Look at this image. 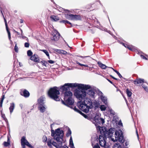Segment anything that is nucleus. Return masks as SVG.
<instances>
[{
	"mask_svg": "<svg viewBox=\"0 0 148 148\" xmlns=\"http://www.w3.org/2000/svg\"><path fill=\"white\" fill-rule=\"evenodd\" d=\"M69 145L70 147H74V144L73 142L72 137L71 136L69 140Z\"/></svg>",
	"mask_w": 148,
	"mask_h": 148,
	"instance_id": "obj_27",
	"label": "nucleus"
},
{
	"mask_svg": "<svg viewBox=\"0 0 148 148\" xmlns=\"http://www.w3.org/2000/svg\"><path fill=\"white\" fill-rule=\"evenodd\" d=\"M29 43L25 42V43L24 46L25 47H29Z\"/></svg>",
	"mask_w": 148,
	"mask_h": 148,
	"instance_id": "obj_49",
	"label": "nucleus"
},
{
	"mask_svg": "<svg viewBox=\"0 0 148 148\" xmlns=\"http://www.w3.org/2000/svg\"><path fill=\"white\" fill-rule=\"evenodd\" d=\"M5 99V95L3 94L2 95L1 97V99L0 100V108L2 107V104L4 100V99Z\"/></svg>",
	"mask_w": 148,
	"mask_h": 148,
	"instance_id": "obj_28",
	"label": "nucleus"
},
{
	"mask_svg": "<svg viewBox=\"0 0 148 148\" xmlns=\"http://www.w3.org/2000/svg\"><path fill=\"white\" fill-rule=\"evenodd\" d=\"M118 125L122 126L123 125L121 121H119L118 123Z\"/></svg>",
	"mask_w": 148,
	"mask_h": 148,
	"instance_id": "obj_56",
	"label": "nucleus"
},
{
	"mask_svg": "<svg viewBox=\"0 0 148 148\" xmlns=\"http://www.w3.org/2000/svg\"><path fill=\"white\" fill-rule=\"evenodd\" d=\"M10 142H4L3 143V144L4 146L5 147H7L9 146L10 145Z\"/></svg>",
	"mask_w": 148,
	"mask_h": 148,
	"instance_id": "obj_39",
	"label": "nucleus"
},
{
	"mask_svg": "<svg viewBox=\"0 0 148 148\" xmlns=\"http://www.w3.org/2000/svg\"><path fill=\"white\" fill-rule=\"evenodd\" d=\"M48 62L50 64H53L54 63V61L51 60H49L48 61Z\"/></svg>",
	"mask_w": 148,
	"mask_h": 148,
	"instance_id": "obj_52",
	"label": "nucleus"
},
{
	"mask_svg": "<svg viewBox=\"0 0 148 148\" xmlns=\"http://www.w3.org/2000/svg\"><path fill=\"white\" fill-rule=\"evenodd\" d=\"M26 37L25 36H22V38H23V39H25V38H26Z\"/></svg>",
	"mask_w": 148,
	"mask_h": 148,
	"instance_id": "obj_63",
	"label": "nucleus"
},
{
	"mask_svg": "<svg viewBox=\"0 0 148 148\" xmlns=\"http://www.w3.org/2000/svg\"><path fill=\"white\" fill-rule=\"evenodd\" d=\"M59 11L63 13L69 12L70 11L68 10H65L62 8H59Z\"/></svg>",
	"mask_w": 148,
	"mask_h": 148,
	"instance_id": "obj_30",
	"label": "nucleus"
},
{
	"mask_svg": "<svg viewBox=\"0 0 148 148\" xmlns=\"http://www.w3.org/2000/svg\"><path fill=\"white\" fill-rule=\"evenodd\" d=\"M82 115H83L85 118H86L87 116L85 114H82Z\"/></svg>",
	"mask_w": 148,
	"mask_h": 148,
	"instance_id": "obj_62",
	"label": "nucleus"
},
{
	"mask_svg": "<svg viewBox=\"0 0 148 148\" xmlns=\"http://www.w3.org/2000/svg\"><path fill=\"white\" fill-rule=\"evenodd\" d=\"M86 95L85 91L78 89L75 90L74 95L76 97L80 100H82L85 98Z\"/></svg>",
	"mask_w": 148,
	"mask_h": 148,
	"instance_id": "obj_6",
	"label": "nucleus"
},
{
	"mask_svg": "<svg viewBox=\"0 0 148 148\" xmlns=\"http://www.w3.org/2000/svg\"><path fill=\"white\" fill-rule=\"evenodd\" d=\"M82 115H83L85 118H86L87 116L85 114H82Z\"/></svg>",
	"mask_w": 148,
	"mask_h": 148,
	"instance_id": "obj_61",
	"label": "nucleus"
},
{
	"mask_svg": "<svg viewBox=\"0 0 148 148\" xmlns=\"http://www.w3.org/2000/svg\"><path fill=\"white\" fill-rule=\"evenodd\" d=\"M46 108V106L45 104L43 105L41 104L40 105H38V110L41 113H43L45 112Z\"/></svg>",
	"mask_w": 148,
	"mask_h": 148,
	"instance_id": "obj_17",
	"label": "nucleus"
},
{
	"mask_svg": "<svg viewBox=\"0 0 148 148\" xmlns=\"http://www.w3.org/2000/svg\"><path fill=\"white\" fill-rule=\"evenodd\" d=\"M76 63L77 64L79 65L80 66H84V64H81L78 61H76Z\"/></svg>",
	"mask_w": 148,
	"mask_h": 148,
	"instance_id": "obj_53",
	"label": "nucleus"
},
{
	"mask_svg": "<svg viewBox=\"0 0 148 148\" xmlns=\"http://www.w3.org/2000/svg\"><path fill=\"white\" fill-rule=\"evenodd\" d=\"M47 140V138L46 136H44L43 137V141L45 142Z\"/></svg>",
	"mask_w": 148,
	"mask_h": 148,
	"instance_id": "obj_48",
	"label": "nucleus"
},
{
	"mask_svg": "<svg viewBox=\"0 0 148 148\" xmlns=\"http://www.w3.org/2000/svg\"><path fill=\"white\" fill-rule=\"evenodd\" d=\"M127 47L131 51H133V49H132V47H130V46L128 45Z\"/></svg>",
	"mask_w": 148,
	"mask_h": 148,
	"instance_id": "obj_54",
	"label": "nucleus"
},
{
	"mask_svg": "<svg viewBox=\"0 0 148 148\" xmlns=\"http://www.w3.org/2000/svg\"><path fill=\"white\" fill-rule=\"evenodd\" d=\"M76 84H77L76 87H78V89H81L84 91H85V90H86L87 91V90L90 89L92 87L89 85L79 84L78 83H76Z\"/></svg>",
	"mask_w": 148,
	"mask_h": 148,
	"instance_id": "obj_11",
	"label": "nucleus"
},
{
	"mask_svg": "<svg viewBox=\"0 0 148 148\" xmlns=\"http://www.w3.org/2000/svg\"><path fill=\"white\" fill-rule=\"evenodd\" d=\"M110 76L113 79H115V80H117L118 79H117L115 78V77H113V76H112V75H110Z\"/></svg>",
	"mask_w": 148,
	"mask_h": 148,
	"instance_id": "obj_58",
	"label": "nucleus"
},
{
	"mask_svg": "<svg viewBox=\"0 0 148 148\" xmlns=\"http://www.w3.org/2000/svg\"><path fill=\"white\" fill-rule=\"evenodd\" d=\"M142 87L147 92H148V87L146 86L143 84L142 85Z\"/></svg>",
	"mask_w": 148,
	"mask_h": 148,
	"instance_id": "obj_43",
	"label": "nucleus"
},
{
	"mask_svg": "<svg viewBox=\"0 0 148 148\" xmlns=\"http://www.w3.org/2000/svg\"><path fill=\"white\" fill-rule=\"evenodd\" d=\"M83 102L79 101L77 105L79 108L82 111L85 113L88 112L89 109L93 108L92 103L90 98H84Z\"/></svg>",
	"mask_w": 148,
	"mask_h": 148,
	"instance_id": "obj_4",
	"label": "nucleus"
},
{
	"mask_svg": "<svg viewBox=\"0 0 148 148\" xmlns=\"http://www.w3.org/2000/svg\"><path fill=\"white\" fill-rule=\"evenodd\" d=\"M23 20L21 19V21H20V23H23Z\"/></svg>",
	"mask_w": 148,
	"mask_h": 148,
	"instance_id": "obj_60",
	"label": "nucleus"
},
{
	"mask_svg": "<svg viewBox=\"0 0 148 148\" xmlns=\"http://www.w3.org/2000/svg\"><path fill=\"white\" fill-rule=\"evenodd\" d=\"M27 53V56H31L32 54V52L30 50H28Z\"/></svg>",
	"mask_w": 148,
	"mask_h": 148,
	"instance_id": "obj_40",
	"label": "nucleus"
},
{
	"mask_svg": "<svg viewBox=\"0 0 148 148\" xmlns=\"http://www.w3.org/2000/svg\"><path fill=\"white\" fill-rule=\"evenodd\" d=\"M63 141H63H61L60 145V147L59 148H69L67 146L65 145H64L63 146H62V144Z\"/></svg>",
	"mask_w": 148,
	"mask_h": 148,
	"instance_id": "obj_35",
	"label": "nucleus"
},
{
	"mask_svg": "<svg viewBox=\"0 0 148 148\" xmlns=\"http://www.w3.org/2000/svg\"><path fill=\"white\" fill-rule=\"evenodd\" d=\"M47 145L50 148L52 147V143H51V140H49L47 142Z\"/></svg>",
	"mask_w": 148,
	"mask_h": 148,
	"instance_id": "obj_37",
	"label": "nucleus"
},
{
	"mask_svg": "<svg viewBox=\"0 0 148 148\" xmlns=\"http://www.w3.org/2000/svg\"><path fill=\"white\" fill-rule=\"evenodd\" d=\"M110 135H104L103 134H101L99 137V145L104 148H107L106 140L107 138H110L111 140L113 142L118 140L121 143H123L124 141L123 132L122 131L119 130L115 132V129L112 130V132Z\"/></svg>",
	"mask_w": 148,
	"mask_h": 148,
	"instance_id": "obj_1",
	"label": "nucleus"
},
{
	"mask_svg": "<svg viewBox=\"0 0 148 148\" xmlns=\"http://www.w3.org/2000/svg\"><path fill=\"white\" fill-rule=\"evenodd\" d=\"M109 111L110 112V115L112 116H113L116 114L114 111L111 109H109Z\"/></svg>",
	"mask_w": 148,
	"mask_h": 148,
	"instance_id": "obj_32",
	"label": "nucleus"
},
{
	"mask_svg": "<svg viewBox=\"0 0 148 148\" xmlns=\"http://www.w3.org/2000/svg\"><path fill=\"white\" fill-rule=\"evenodd\" d=\"M41 62L42 63V64L44 66H47L46 65L47 64V62H46L45 61H41Z\"/></svg>",
	"mask_w": 148,
	"mask_h": 148,
	"instance_id": "obj_46",
	"label": "nucleus"
},
{
	"mask_svg": "<svg viewBox=\"0 0 148 148\" xmlns=\"http://www.w3.org/2000/svg\"><path fill=\"white\" fill-rule=\"evenodd\" d=\"M126 93L128 97L131 96L132 93L128 89H126Z\"/></svg>",
	"mask_w": 148,
	"mask_h": 148,
	"instance_id": "obj_33",
	"label": "nucleus"
},
{
	"mask_svg": "<svg viewBox=\"0 0 148 148\" xmlns=\"http://www.w3.org/2000/svg\"><path fill=\"white\" fill-rule=\"evenodd\" d=\"M71 132L70 129H69L68 130L66 133V136L67 137H69L71 135Z\"/></svg>",
	"mask_w": 148,
	"mask_h": 148,
	"instance_id": "obj_36",
	"label": "nucleus"
},
{
	"mask_svg": "<svg viewBox=\"0 0 148 148\" xmlns=\"http://www.w3.org/2000/svg\"><path fill=\"white\" fill-rule=\"evenodd\" d=\"M44 98L43 97H41L38 100V105H40L44 104Z\"/></svg>",
	"mask_w": 148,
	"mask_h": 148,
	"instance_id": "obj_22",
	"label": "nucleus"
},
{
	"mask_svg": "<svg viewBox=\"0 0 148 148\" xmlns=\"http://www.w3.org/2000/svg\"><path fill=\"white\" fill-rule=\"evenodd\" d=\"M94 123L95 124L98 131H99L100 134H103L104 135H109L111 134L112 130H115L114 128H111L107 130L106 127H101L99 125H103L105 123L104 119L99 116H95L94 118Z\"/></svg>",
	"mask_w": 148,
	"mask_h": 148,
	"instance_id": "obj_2",
	"label": "nucleus"
},
{
	"mask_svg": "<svg viewBox=\"0 0 148 148\" xmlns=\"http://www.w3.org/2000/svg\"><path fill=\"white\" fill-rule=\"evenodd\" d=\"M98 90H99L96 87L92 86L90 89L86 91V94H88L90 98L94 99L95 98V92H96L97 93Z\"/></svg>",
	"mask_w": 148,
	"mask_h": 148,
	"instance_id": "obj_8",
	"label": "nucleus"
},
{
	"mask_svg": "<svg viewBox=\"0 0 148 148\" xmlns=\"http://www.w3.org/2000/svg\"><path fill=\"white\" fill-rule=\"evenodd\" d=\"M65 101H62V103L63 104L70 107V105L72 106L74 102V101L72 97H69L66 99H64Z\"/></svg>",
	"mask_w": 148,
	"mask_h": 148,
	"instance_id": "obj_13",
	"label": "nucleus"
},
{
	"mask_svg": "<svg viewBox=\"0 0 148 148\" xmlns=\"http://www.w3.org/2000/svg\"><path fill=\"white\" fill-rule=\"evenodd\" d=\"M68 21L67 20H62L60 21V23H64L65 24H67Z\"/></svg>",
	"mask_w": 148,
	"mask_h": 148,
	"instance_id": "obj_51",
	"label": "nucleus"
},
{
	"mask_svg": "<svg viewBox=\"0 0 148 148\" xmlns=\"http://www.w3.org/2000/svg\"><path fill=\"white\" fill-rule=\"evenodd\" d=\"M20 107H21V108H22L23 107V105L22 104H20Z\"/></svg>",
	"mask_w": 148,
	"mask_h": 148,
	"instance_id": "obj_64",
	"label": "nucleus"
},
{
	"mask_svg": "<svg viewBox=\"0 0 148 148\" xmlns=\"http://www.w3.org/2000/svg\"><path fill=\"white\" fill-rule=\"evenodd\" d=\"M128 100L129 101V102L132 103L133 99L132 98L131 96L130 97H128Z\"/></svg>",
	"mask_w": 148,
	"mask_h": 148,
	"instance_id": "obj_47",
	"label": "nucleus"
},
{
	"mask_svg": "<svg viewBox=\"0 0 148 148\" xmlns=\"http://www.w3.org/2000/svg\"><path fill=\"white\" fill-rule=\"evenodd\" d=\"M0 12H1V13H2V15L3 16V18H4V21H5V26H6V30H7V32L8 33L9 39L10 40L11 43H12V40H11V39H10L11 38L10 33V32L8 30V25H7L6 21L4 16H3V14L2 13V10H1Z\"/></svg>",
	"mask_w": 148,
	"mask_h": 148,
	"instance_id": "obj_15",
	"label": "nucleus"
},
{
	"mask_svg": "<svg viewBox=\"0 0 148 148\" xmlns=\"http://www.w3.org/2000/svg\"><path fill=\"white\" fill-rule=\"evenodd\" d=\"M121 44H122L123 46H124L125 47H126L128 46L127 45L125 44V43H123L122 42H121L120 43Z\"/></svg>",
	"mask_w": 148,
	"mask_h": 148,
	"instance_id": "obj_55",
	"label": "nucleus"
},
{
	"mask_svg": "<svg viewBox=\"0 0 148 148\" xmlns=\"http://www.w3.org/2000/svg\"><path fill=\"white\" fill-rule=\"evenodd\" d=\"M98 94L100 96L101 99L102 101L105 104L107 103V99L106 97L103 95V93L99 90H98Z\"/></svg>",
	"mask_w": 148,
	"mask_h": 148,
	"instance_id": "obj_14",
	"label": "nucleus"
},
{
	"mask_svg": "<svg viewBox=\"0 0 148 148\" xmlns=\"http://www.w3.org/2000/svg\"><path fill=\"white\" fill-rule=\"evenodd\" d=\"M21 144L23 148H25V145L31 148H34V147L29 143V142L26 139L25 137L24 136H23L21 139Z\"/></svg>",
	"mask_w": 148,
	"mask_h": 148,
	"instance_id": "obj_10",
	"label": "nucleus"
},
{
	"mask_svg": "<svg viewBox=\"0 0 148 148\" xmlns=\"http://www.w3.org/2000/svg\"><path fill=\"white\" fill-rule=\"evenodd\" d=\"M15 43H16V44L14 47V50L17 53L18 52V48L17 46V44L16 42H15Z\"/></svg>",
	"mask_w": 148,
	"mask_h": 148,
	"instance_id": "obj_42",
	"label": "nucleus"
},
{
	"mask_svg": "<svg viewBox=\"0 0 148 148\" xmlns=\"http://www.w3.org/2000/svg\"><path fill=\"white\" fill-rule=\"evenodd\" d=\"M20 93L21 95L23 96L25 98L28 97L30 95L29 93L26 89H24L23 92H21Z\"/></svg>",
	"mask_w": 148,
	"mask_h": 148,
	"instance_id": "obj_19",
	"label": "nucleus"
},
{
	"mask_svg": "<svg viewBox=\"0 0 148 148\" xmlns=\"http://www.w3.org/2000/svg\"><path fill=\"white\" fill-rule=\"evenodd\" d=\"M144 80L143 79L141 78H137L134 81V83L135 84L144 83Z\"/></svg>",
	"mask_w": 148,
	"mask_h": 148,
	"instance_id": "obj_20",
	"label": "nucleus"
},
{
	"mask_svg": "<svg viewBox=\"0 0 148 148\" xmlns=\"http://www.w3.org/2000/svg\"><path fill=\"white\" fill-rule=\"evenodd\" d=\"M51 135L57 142V143L53 141L52 145L57 148H59L61 141L63 140L64 131L60 128H58L55 131L51 130Z\"/></svg>",
	"mask_w": 148,
	"mask_h": 148,
	"instance_id": "obj_3",
	"label": "nucleus"
},
{
	"mask_svg": "<svg viewBox=\"0 0 148 148\" xmlns=\"http://www.w3.org/2000/svg\"><path fill=\"white\" fill-rule=\"evenodd\" d=\"M60 36V34L59 33L57 30H55L52 32L51 39L52 40L57 41L59 39Z\"/></svg>",
	"mask_w": 148,
	"mask_h": 148,
	"instance_id": "obj_12",
	"label": "nucleus"
},
{
	"mask_svg": "<svg viewBox=\"0 0 148 148\" xmlns=\"http://www.w3.org/2000/svg\"><path fill=\"white\" fill-rule=\"evenodd\" d=\"M99 66L101 68L103 69H106L107 67H108L102 63L100 62H97Z\"/></svg>",
	"mask_w": 148,
	"mask_h": 148,
	"instance_id": "obj_26",
	"label": "nucleus"
},
{
	"mask_svg": "<svg viewBox=\"0 0 148 148\" xmlns=\"http://www.w3.org/2000/svg\"><path fill=\"white\" fill-rule=\"evenodd\" d=\"M113 116V120L114 121H115L116 122L119 119L118 117V116L115 115Z\"/></svg>",
	"mask_w": 148,
	"mask_h": 148,
	"instance_id": "obj_41",
	"label": "nucleus"
},
{
	"mask_svg": "<svg viewBox=\"0 0 148 148\" xmlns=\"http://www.w3.org/2000/svg\"><path fill=\"white\" fill-rule=\"evenodd\" d=\"M30 59L35 62H39L40 60L39 58L38 55L35 54L31 56L30 58Z\"/></svg>",
	"mask_w": 148,
	"mask_h": 148,
	"instance_id": "obj_16",
	"label": "nucleus"
},
{
	"mask_svg": "<svg viewBox=\"0 0 148 148\" xmlns=\"http://www.w3.org/2000/svg\"><path fill=\"white\" fill-rule=\"evenodd\" d=\"M67 22L68 23H67V24H70V27L72 26V24L70 22L68 21V22Z\"/></svg>",
	"mask_w": 148,
	"mask_h": 148,
	"instance_id": "obj_59",
	"label": "nucleus"
},
{
	"mask_svg": "<svg viewBox=\"0 0 148 148\" xmlns=\"http://www.w3.org/2000/svg\"><path fill=\"white\" fill-rule=\"evenodd\" d=\"M42 51L44 52L47 55V56H49V52L46 50H42Z\"/></svg>",
	"mask_w": 148,
	"mask_h": 148,
	"instance_id": "obj_44",
	"label": "nucleus"
},
{
	"mask_svg": "<svg viewBox=\"0 0 148 148\" xmlns=\"http://www.w3.org/2000/svg\"><path fill=\"white\" fill-rule=\"evenodd\" d=\"M107 79V80L110 83H111V84H113V82L111 81L110 80H109V79Z\"/></svg>",
	"mask_w": 148,
	"mask_h": 148,
	"instance_id": "obj_57",
	"label": "nucleus"
},
{
	"mask_svg": "<svg viewBox=\"0 0 148 148\" xmlns=\"http://www.w3.org/2000/svg\"><path fill=\"white\" fill-rule=\"evenodd\" d=\"M2 117L3 118L4 120H5V122L7 124L8 123V120L7 118L5 117V115H2Z\"/></svg>",
	"mask_w": 148,
	"mask_h": 148,
	"instance_id": "obj_45",
	"label": "nucleus"
},
{
	"mask_svg": "<svg viewBox=\"0 0 148 148\" xmlns=\"http://www.w3.org/2000/svg\"><path fill=\"white\" fill-rule=\"evenodd\" d=\"M53 50L55 51H56L60 54H62L64 55H65L67 53V52L66 51L63 50L54 49H53Z\"/></svg>",
	"mask_w": 148,
	"mask_h": 148,
	"instance_id": "obj_21",
	"label": "nucleus"
},
{
	"mask_svg": "<svg viewBox=\"0 0 148 148\" xmlns=\"http://www.w3.org/2000/svg\"><path fill=\"white\" fill-rule=\"evenodd\" d=\"M138 53L140 55V56H141L142 58L144 59L147 60V58L145 56L143 55V54H144L143 52L140 51H138Z\"/></svg>",
	"mask_w": 148,
	"mask_h": 148,
	"instance_id": "obj_29",
	"label": "nucleus"
},
{
	"mask_svg": "<svg viewBox=\"0 0 148 148\" xmlns=\"http://www.w3.org/2000/svg\"><path fill=\"white\" fill-rule=\"evenodd\" d=\"M63 93L64 95V99H66L69 97H72L73 95L72 93L70 91L65 92Z\"/></svg>",
	"mask_w": 148,
	"mask_h": 148,
	"instance_id": "obj_18",
	"label": "nucleus"
},
{
	"mask_svg": "<svg viewBox=\"0 0 148 148\" xmlns=\"http://www.w3.org/2000/svg\"><path fill=\"white\" fill-rule=\"evenodd\" d=\"M58 89L59 88L56 86L50 88L48 92L49 97L56 101H59L60 99L58 95L60 93Z\"/></svg>",
	"mask_w": 148,
	"mask_h": 148,
	"instance_id": "obj_5",
	"label": "nucleus"
},
{
	"mask_svg": "<svg viewBox=\"0 0 148 148\" xmlns=\"http://www.w3.org/2000/svg\"><path fill=\"white\" fill-rule=\"evenodd\" d=\"M114 148H122V147L119 143H116L114 145Z\"/></svg>",
	"mask_w": 148,
	"mask_h": 148,
	"instance_id": "obj_34",
	"label": "nucleus"
},
{
	"mask_svg": "<svg viewBox=\"0 0 148 148\" xmlns=\"http://www.w3.org/2000/svg\"><path fill=\"white\" fill-rule=\"evenodd\" d=\"M100 108L101 111H105L106 109V107L104 105H101L100 107Z\"/></svg>",
	"mask_w": 148,
	"mask_h": 148,
	"instance_id": "obj_38",
	"label": "nucleus"
},
{
	"mask_svg": "<svg viewBox=\"0 0 148 148\" xmlns=\"http://www.w3.org/2000/svg\"><path fill=\"white\" fill-rule=\"evenodd\" d=\"M65 17L69 19L78 20L81 19V17L79 15H76L69 13L65 14Z\"/></svg>",
	"mask_w": 148,
	"mask_h": 148,
	"instance_id": "obj_9",
	"label": "nucleus"
},
{
	"mask_svg": "<svg viewBox=\"0 0 148 148\" xmlns=\"http://www.w3.org/2000/svg\"><path fill=\"white\" fill-rule=\"evenodd\" d=\"M15 104L14 103H10V106L9 108V109L11 114L13 112L15 108Z\"/></svg>",
	"mask_w": 148,
	"mask_h": 148,
	"instance_id": "obj_23",
	"label": "nucleus"
},
{
	"mask_svg": "<svg viewBox=\"0 0 148 148\" xmlns=\"http://www.w3.org/2000/svg\"><path fill=\"white\" fill-rule=\"evenodd\" d=\"M110 68L112 69L119 76V77L120 78H123L124 79H125V78H124L123 77H122L120 73L117 71L116 70H115L114 69H113L112 67H110Z\"/></svg>",
	"mask_w": 148,
	"mask_h": 148,
	"instance_id": "obj_31",
	"label": "nucleus"
},
{
	"mask_svg": "<svg viewBox=\"0 0 148 148\" xmlns=\"http://www.w3.org/2000/svg\"><path fill=\"white\" fill-rule=\"evenodd\" d=\"M70 108L74 110L75 111L81 114H84L82 113V112H81L80 110L77 109L75 106H74L72 105V106L70 107Z\"/></svg>",
	"mask_w": 148,
	"mask_h": 148,
	"instance_id": "obj_24",
	"label": "nucleus"
},
{
	"mask_svg": "<svg viewBox=\"0 0 148 148\" xmlns=\"http://www.w3.org/2000/svg\"><path fill=\"white\" fill-rule=\"evenodd\" d=\"M94 148H100L98 144L96 143L93 147Z\"/></svg>",
	"mask_w": 148,
	"mask_h": 148,
	"instance_id": "obj_50",
	"label": "nucleus"
},
{
	"mask_svg": "<svg viewBox=\"0 0 148 148\" xmlns=\"http://www.w3.org/2000/svg\"><path fill=\"white\" fill-rule=\"evenodd\" d=\"M77 84L75 83H66L63 86H61L60 88V90L62 91L63 93L65 92L68 91L69 88H74L77 86Z\"/></svg>",
	"mask_w": 148,
	"mask_h": 148,
	"instance_id": "obj_7",
	"label": "nucleus"
},
{
	"mask_svg": "<svg viewBox=\"0 0 148 148\" xmlns=\"http://www.w3.org/2000/svg\"><path fill=\"white\" fill-rule=\"evenodd\" d=\"M50 18L51 20L53 21H57L59 20V17L55 15H51Z\"/></svg>",
	"mask_w": 148,
	"mask_h": 148,
	"instance_id": "obj_25",
	"label": "nucleus"
}]
</instances>
